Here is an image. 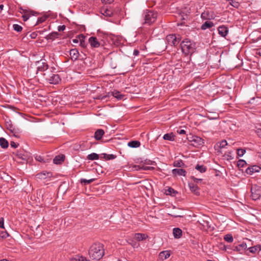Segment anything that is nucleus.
I'll use <instances>...</instances> for the list:
<instances>
[{"instance_id": "f257e3e1", "label": "nucleus", "mask_w": 261, "mask_h": 261, "mask_svg": "<svg viewBox=\"0 0 261 261\" xmlns=\"http://www.w3.org/2000/svg\"><path fill=\"white\" fill-rule=\"evenodd\" d=\"M88 254L92 259H100L105 254L103 245L100 243H93L89 248Z\"/></svg>"}, {"instance_id": "f03ea898", "label": "nucleus", "mask_w": 261, "mask_h": 261, "mask_svg": "<svg viewBox=\"0 0 261 261\" xmlns=\"http://www.w3.org/2000/svg\"><path fill=\"white\" fill-rule=\"evenodd\" d=\"M54 68L51 67L45 72L43 73L42 75L44 80L49 84L56 85L61 81V79L59 74L54 71Z\"/></svg>"}, {"instance_id": "7ed1b4c3", "label": "nucleus", "mask_w": 261, "mask_h": 261, "mask_svg": "<svg viewBox=\"0 0 261 261\" xmlns=\"http://www.w3.org/2000/svg\"><path fill=\"white\" fill-rule=\"evenodd\" d=\"M180 46L182 53L186 55L192 54L196 49L195 43L188 39L181 42Z\"/></svg>"}, {"instance_id": "20e7f679", "label": "nucleus", "mask_w": 261, "mask_h": 261, "mask_svg": "<svg viewBox=\"0 0 261 261\" xmlns=\"http://www.w3.org/2000/svg\"><path fill=\"white\" fill-rule=\"evenodd\" d=\"M143 15L144 20L143 24L150 25L156 20L158 14L153 11L146 10L144 11Z\"/></svg>"}, {"instance_id": "39448f33", "label": "nucleus", "mask_w": 261, "mask_h": 261, "mask_svg": "<svg viewBox=\"0 0 261 261\" xmlns=\"http://www.w3.org/2000/svg\"><path fill=\"white\" fill-rule=\"evenodd\" d=\"M251 197L253 200H256L261 197V187L256 185L251 188Z\"/></svg>"}, {"instance_id": "423d86ee", "label": "nucleus", "mask_w": 261, "mask_h": 261, "mask_svg": "<svg viewBox=\"0 0 261 261\" xmlns=\"http://www.w3.org/2000/svg\"><path fill=\"white\" fill-rule=\"evenodd\" d=\"M166 40L169 45L176 46L179 43L180 39L177 37L175 34H170L166 36Z\"/></svg>"}, {"instance_id": "0eeeda50", "label": "nucleus", "mask_w": 261, "mask_h": 261, "mask_svg": "<svg viewBox=\"0 0 261 261\" xmlns=\"http://www.w3.org/2000/svg\"><path fill=\"white\" fill-rule=\"evenodd\" d=\"M37 73L39 72H45L46 71H47L49 68H48V66L45 60H41L37 62Z\"/></svg>"}, {"instance_id": "6e6552de", "label": "nucleus", "mask_w": 261, "mask_h": 261, "mask_svg": "<svg viewBox=\"0 0 261 261\" xmlns=\"http://www.w3.org/2000/svg\"><path fill=\"white\" fill-rule=\"evenodd\" d=\"M6 127L10 131V133L12 134V135L16 138H20V131L19 129L15 128L11 123L8 122L6 123Z\"/></svg>"}, {"instance_id": "1a4fd4ad", "label": "nucleus", "mask_w": 261, "mask_h": 261, "mask_svg": "<svg viewBox=\"0 0 261 261\" xmlns=\"http://www.w3.org/2000/svg\"><path fill=\"white\" fill-rule=\"evenodd\" d=\"M21 10L20 13L23 14L22 17L24 21L28 20L31 16L36 15L38 14L37 12L32 10H27L21 8Z\"/></svg>"}, {"instance_id": "9d476101", "label": "nucleus", "mask_w": 261, "mask_h": 261, "mask_svg": "<svg viewBox=\"0 0 261 261\" xmlns=\"http://www.w3.org/2000/svg\"><path fill=\"white\" fill-rule=\"evenodd\" d=\"M218 34L222 37L226 38V36L227 35L229 30L228 27L226 25H220L218 28Z\"/></svg>"}, {"instance_id": "9b49d317", "label": "nucleus", "mask_w": 261, "mask_h": 261, "mask_svg": "<svg viewBox=\"0 0 261 261\" xmlns=\"http://www.w3.org/2000/svg\"><path fill=\"white\" fill-rule=\"evenodd\" d=\"M261 168L260 167L257 165H253L248 167L246 169V172L247 174L252 175L254 173L259 172Z\"/></svg>"}, {"instance_id": "f8f14e48", "label": "nucleus", "mask_w": 261, "mask_h": 261, "mask_svg": "<svg viewBox=\"0 0 261 261\" xmlns=\"http://www.w3.org/2000/svg\"><path fill=\"white\" fill-rule=\"evenodd\" d=\"M52 176V173L49 172L43 171L36 175L37 178L39 179H45Z\"/></svg>"}, {"instance_id": "ddd939ff", "label": "nucleus", "mask_w": 261, "mask_h": 261, "mask_svg": "<svg viewBox=\"0 0 261 261\" xmlns=\"http://www.w3.org/2000/svg\"><path fill=\"white\" fill-rule=\"evenodd\" d=\"M89 42L92 47L97 48L101 45V42L98 41L95 37H90L89 38Z\"/></svg>"}, {"instance_id": "4468645a", "label": "nucleus", "mask_w": 261, "mask_h": 261, "mask_svg": "<svg viewBox=\"0 0 261 261\" xmlns=\"http://www.w3.org/2000/svg\"><path fill=\"white\" fill-rule=\"evenodd\" d=\"M172 173L175 176L178 175L185 176L187 172L183 169H174L172 170Z\"/></svg>"}, {"instance_id": "2eb2a0df", "label": "nucleus", "mask_w": 261, "mask_h": 261, "mask_svg": "<svg viewBox=\"0 0 261 261\" xmlns=\"http://www.w3.org/2000/svg\"><path fill=\"white\" fill-rule=\"evenodd\" d=\"M69 54L71 59L73 61L77 60L79 56V51L75 48L70 49Z\"/></svg>"}, {"instance_id": "dca6fc26", "label": "nucleus", "mask_w": 261, "mask_h": 261, "mask_svg": "<svg viewBox=\"0 0 261 261\" xmlns=\"http://www.w3.org/2000/svg\"><path fill=\"white\" fill-rule=\"evenodd\" d=\"M105 134V132L102 129H98L96 130L94 133V138L96 140H100Z\"/></svg>"}, {"instance_id": "f3484780", "label": "nucleus", "mask_w": 261, "mask_h": 261, "mask_svg": "<svg viewBox=\"0 0 261 261\" xmlns=\"http://www.w3.org/2000/svg\"><path fill=\"white\" fill-rule=\"evenodd\" d=\"M70 261H91L90 259H87L86 257L81 255L80 254L75 255L70 258Z\"/></svg>"}, {"instance_id": "a211bd4d", "label": "nucleus", "mask_w": 261, "mask_h": 261, "mask_svg": "<svg viewBox=\"0 0 261 261\" xmlns=\"http://www.w3.org/2000/svg\"><path fill=\"white\" fill-rule=\"evenodd\" d=\"M203 143V140L201 138L195 136V137H194V140L193 141V142L191 143V145H192L194 146H197L199 145H201Z\"/></svg>"}, {"instance_id": "6ab92c4d", "label": "nucleus", "mask_w": 261, "mask_h": 261, "mask_svg": "<svg viewBox=\"0 0 261 261\" xmlns=\"http://www.w3.org/2000/svg\"><path fill=\"white\" fill-rule=\"evenodd\" d=\"M135 239L140 242L148 238V236L145 233H136L135 234Z\"/></svg>"}, {"instance_id": "aec40b11", "label": "nucleus", "mask_w": 261, "mask_h": 261, "mask_svg": "<svg viewBox=\"0 0 261 261\" xmlns=\"http://www.w3.org/2000/svg\"><path fill=\"white\" fill-rule=\"evenodd\" d=\"M189 187L192 192L194 193L196 195L199 194V189L197 185L190 183L189 184Z\"/></svg>"}, {"instance_id": "412c9836", "label": "nucleus", "mask_w": 261, "mask_h": 261, "mask_svg": "<svg viewBox=\"0 0 261 261\" xmlns=\"http://www.w3.org/2000/svg\"><path fill=\"white\" fill-rule=\"evenodd\" d=\"M247 248V245L246 243H242L238 246H236L234 247L233 250L234 251H237L241 253V251H243L246 250Z\"/></svg>"}, {"instance_id": "4be33fe9", "label": "nucleus", "mask_w": 261, "mask_h": 261, "mask_svg": "<svg viewBox=\"0 0 261 261\" xmlns=\"http://www.w3.org/2000/svg\"><path fill=\"white\" fill-rule=\"evenodd\" d=\"M100 157L101 159H103L105 160H111L115 159L116 158V155L112 154H108L103 153L100 154Z\"/></svg>"}, {"instance_id": "5701e85b", "label": "nucleus", "mask_w": 261, "mask_h": 261, "mask_svg": "<svg viewBox=\"0 0 261 261\" xmlns=\"http://www.w3.org/2000/svg\"><path fill=\"white\" fill-rule=\"evenodd\" d=\"M170 255V252L168 250H166V251H163L162 252H161L159 254V258H161V259H166L167 258H168V257H169Z\"/></svg>"}, {"instance_id": "b1692460", "label": "nucleus", "mask_w": 261, "mask_h": 261, "mask_svg": "<svg viewBox=\"0 0 261 261\" xmlns=\"http://www.w3.org/2000/svg\"><path fill=\"white\" fill-rule=\"evenodd\" d=\"M111 95L120 100L123 99L124 96V95L121 94L119 91L116 90L112 91L111 92Z\"/></svg>"}, {"instance_id": "393cba45", "label": "nucleus", "mask_w": 261, "mask_h": 261, "mask_svg": "<svg viewBox=\"0 0 261 261\" xmlns=\"http://www.w3.org/2000/svg\"><path fill=\"white\" fill-rule=\"evenodd\" d=\"M174 237L176 239L180 238L182 235V231L179 228H174L173 229Z\"/></svg>"}, {"instance_id": "a878e982", "label": "nucleus", "mask_w": 261, "mask_h": 261, "mask_svg": "<svg viewBox=\"0 0 261 261\" xmlns=\"http://www.w3.org/2000/svg\"><path fill=\"white\" fill-rule=\"evenodd\" d=\"M58 36H59V33L58 32H51V33L49 34L48 35H47L45 37V38L46 40H53L55 38H58Z\"/></svg>"}, {"instance_id": "bb28decb", "label": "nucleus", "mask_w": 261, "mask_h": 261, "mask_svg": "<svg viewBox=\"0 0 261 261\" xmlns=\"http://www.w3.org/2000/svg\"><path fill=\"white\" fill-rule=\"evenodd\" d=\"M214 26V23L212 21H205L201 27V29L203 30L206 29H210Z\"/></svg>"}, {"instance_id": "cd10ccee", "label": "nucleus", "mask_w": 261, "mask_h": 261, "mask_svg": "<svg viewBox=\"0 0 261 261\" xmlns=\"http://www.w3.org/2000/svg\"><path fill=\"white\" fill-rule=\"evenodd\" d=\"M16 156L18 160L19 159L22 160V161H20L21 163H24L27 161V156L24 154H22L21 152H18L16 154Z\"/></svg>"}, {"instance_id": "c85d7f7f", "label": "nucleus", "mask_w": 261, "mask_h": 261, "mask_svg": "<svg viewBox=\"0 0 261 261\" xmlns=\"http://www.w3.org/2000/svg\"><path fill=\"white\" fill-rule=\"evenodd\" d=\"M128 146L132 148H137L141 145V143L138 141H131L128 143Z\"/></svg>"}, {"instance_id": "c756f323", "label": "nucleus", "mask_w": 261, "mask_h": 261, "mask_svg": "<svg viewBox=\"0 0 261 261\" xmlns=\"http://www.w3.org/2000/svg\"><path fill=\"white\" fill-rule=\"evenodd\" d=\"M99 154L96 153H92L90 154H88L87 156V159L88 160H98L99 158Z\"/></svg>"}, {"instance_id": "7c9ffc66", "label": "nucleus", "mask_w": 261, "mask_h": 261, "mask_svg": "<svg viewBox=\"0 0 261 261\" xmlns=\"http://www.w3.org/2000/svg\"><path fill=\"white\" fill-rule=\"evenodd\" d=\"M64 160V158L63 156L57 155L53 160V162L55 164H60Z\"/></svg>"}, {"instance_id": "2f4dec72", "label": "nucleus", "mask_w": 261, "mask_h": 261, "mask_svg": "<svg viewBox=\"0 0 261 261\" xmlns=\"http://www.w3.org/2000/svg\"><path fill=\"white\" fill-rule=\"evenodd\" d=\"M8 142L4 138H0V146L3 148H7L8 147Z\"/></svg>"}, {"instance_id": "473e14b6", "label": "nucleus", "mask_w": 261, "mask_h": 261, "mask_svg": "<svg viewBox=\"0 0 261 261\" xmlns=\"http://www.w3.org/2000/svg\"><path fill=\"white\" fill-rule=\"evenodd\" d=\"M177 192L175 191L173 188L169 187L166 190L165 193L166 195L174 196Z\"/></svg>"}, {"instance_id": "72a5a7b5", "label": "nucleus", "mask_w": 261, "mask_h": 261, "mask_svg": "<svg viewBox=\"0 0 261 261\" xmlns=\"http://www.w3.org/2000/svg\"><path fill=\"white\" fill-rule=\"evenodd\" d=\"M173 166L176 167H184L185 164L181 160H176L173 162Z\"/></svg>"}, {"instance_id": "f704fd0d", "label": "nucleus", "mask_w": 261, "mask_h": 261, "mask_svg": "<svg viewBox=\"0 0 261 261\" xmlns=\"http://www.w3.org/2000/svg\"><path fill=\"white\" fill-rule=\"evenodd\" d=\"M95 180V178H91V179H84V178H81V180H80V182L82 184H83L84 185H86L90 184L92 183Z\"/></svg>"}, {"instance_id": "c9c22d12", "label": "nucleus", "mask_w": 261, "mask_h": 261, "mask_svg": "<svg viewBox=\"0 0 261 261\" xmlns=\"http://www.w3.org/2000/svg\"><path fill=\"white\" fill-rule=\"evenodd\" d=\"M195 169L201 173H204L206 170V168L204 165H197L195 167Z\"/></svg>"}, {"instance_id": "e433bc0d", "label": "nucleus", "mask_w": 261, "mask_h": 261, "mask_svg": "<svg viewBox=\"0 0 261 261\" xmlns=\"http://www.w3.org/2000/svg\"><path fill=\"white\" fill-rule=\"evenodd\" d=\"M224 240L228 243H232L233 241V238L232 234H227L224 237Z\"/></svg>"}, {"instance_id": "4c0bfd02", "label": "nucleus", "mask_w": 261, "mask_h": 261, "mask_svg": "<svg viewBox=\"0 0 261 261\" xmlns=\"http://www.w3.org/2000/svg\"><path fill=\"white\" fill-rule=\"evenodd\" d=\"M163 139L166 140L172 141L174 140V135L171 134H166L164 135Z\"/></svg>"}, {"instance_id": "58836bf2", "label": "nucleus", "mask_w": 261, "mask_h": 261, "mask_svg": "<svg viewBox=\"0 0 261 261\" xmlns=\"http://www.w3.org/2000/svg\"><path fill=\"white\" fill-rule=\"evenodd\" d=\"M85 37L83 35H80L79 36V39L80 41V45L83 47H85L86 46V43L84 41Z\"/></svg>"}, {"instance_id": "ea45409f", "label": "nucleus", "mask_w": 261, "mask_h": 261, "mask_svg": "<svg viewBox=\"0 0 261 261\" xmlns=\"http://www.w3.org/2000/svg\"><path fill=\"white\" fill-rule=\"evenodd\" d=\"M201 17L203 19H210L211 18L208 11H204L202 13Z\"/></svg>"}, {"instance_id": "a19ab883", "label": "nucleus", "mask_w": 261, "mask_h": 261, "mask_svg": "<svg viewBox=\"0 0 261 261\" xmlns=\"http://www.w3.org/2000/svg\"><path fill=\"white\" fill-rule=\"evenodd\" d=\"M47 18L48 16L47 15H44L42 17H39L37 19L36 25L39 24L44 22Z\"/></svg>"}, {"instance_id": "79ce46f5", "label": "nucleus", "mask_w": 261, "mask_h": 261, "mask_svg": "<svg viewBox=\"0 0 261 261\" xmlns=\"http://www.w3.org/2000/svg\"><path fill=\"white\" fill-rule=\"evenodd\" d=\"M102 14L105 16L111 17L113 15V12L111 10L106 9L103 11V12Z\"/></svg>"}, {"instance_id": "37998d69", "label": "nucleus", "mask_w": 261, "mask_h": 261, "mask_svg": "<svg viewBox=\"0 0 261 261\" xmlns=\"http://www.w3.org/2000/svg\"><path fill=\"white\" fill-rule=\"evenodd\" d=\"M13 29L17 32H20L22 30V27L18 24H14L13 25Z\"/></svg>"}, {"instance_id": "c03bdc74", "label": "nucleus", "mask_w": 261, "mask_h": 261, "mask_svg": "<svg viewBox=\"0 0 261 261\" xmlns=\"http://www.w3.org/2000/svg\"><path fill=\"white\" fill-rule=\"evenodd\" d=\"M247 163L245 161L243 160H239L237 163V166L239 168H242L246 165Z\"/></svg>"}, {"instance_id": "a18cd8bd", "label": "nucleus", "mask_w": 261, "mask_h": 261, "mask_svg": "<svg viewBox=\"0 0 261 261\" xmlns=\"http://www.w3.org/2000/svg\"><path fill=\"white\" fill-rule=\"evenodd\" d=\"M228 2L230 5H231L232 6L236 8H238L240 6L239 3L238 2L235 1L234 0H228Z\"/></svg>"}, {"instance_id": "49530a36", "label": "nucleus", "mask_w": 261, "mask_h": 261, "mask_svg": "<svg viewBox=\"0 0 261 261\" xmlns=\"http://www.w3.org/2000/svg\"><path fill=\"white\" fill-rule=\"evenodd\" d=\"M246 152V150L242 148L237 149V154L239 156H242Z\"/></svg>"}, {"instance_id": "de8ad7c7", "label": "nucleus", "mask_w": 261, "mask_h": 261, "mask_svg": "<svg viewBox=\"0 0 261 261\" xmlns=\"http://www.w3.org/2000/svg\"><path fill=\"white\" fill-rule=\"evenodd\" d=\"M227 145V141L225 140H223L220 142L219 147L221 148H224Z\"/></svg>"}, {"instance_id": "09e8293b", "label": "nucleus", "mask_w": 261, "mask_h": 261, "mask_svg": "<svg viewBox=\"0 0 261 261\" xmlns=\"http://www.w3.org/2000/svg\"><path fill=\"white\" fill-rule=\"evenodd\" d=\"M180 16L182 20H186L188 18V15L187 13H185L184 12H181L180 13Z\"/></svg>"}, {"instance_id": "8fccbe9b", "label": "nucleus", "mask_w": 261, "mask_h": 261, "mask_svg": "<svg viewBox=\"0 0 261 261\" xmlns=\"http://www.w3.org/2000/svg\"><path fill=\"white\" fill-rule=\"evenodd\" d=\"M29 36L32 39H35L37 36V32H33L31 34L28 33L26 35V36Z\"/></svg>"}, {"instance_id": "3c124183", "label": "nucleus", "mask_w": 261, "mask_h": 261, "mask_svg": "<svg viewBox=\"0 0 261 261\" xmlns=\"http://www.w3.org/2000/svg\"><path fill=\"white\" fill-rule=\"evenodd\" d=\"M248 249H249L250 252L254 253L256 252H257V251L258 250V247H257V246H253V247L249 248Z\"/></svg>"}, {"instance_id": "603ef678", "label": "nucleus", "mask_w": 261, "mask_h": 261, "mask_svg": "<svg viewBox=\"0 0 261 261\" xmlns=\"http://www.w3.org/2000/svg\"><path fill=\"white\" fill-rule=\"evenodd\" d=\"M9 236V234L6 231H2L0 233V238H6Z\"/></svg>"}, {"instance_id": "864d4df0", "label": "nucleus", "mask_w": 261, "mask_h": 261, "mask_svg": "<svg viewBox=\"0 0 261 261\" xmlns=\"http://www.w3.org/2000/svg\"><path fill=\"white\" fill-rule=\"evenodd\" d=\"M196 136H193V135L192 134H189V135H188L187 136V139L188 140L191 142V143L193 142V141L194 140V137H195Z\"/></svg>"}, {"instance_id": "5fc2aeb1", "label": "nucleus", "mask_w": 261, "mask_h": 261, "mask_svg": "<svg viewBox=\"0 0 261 261\" xmlns=\"http://www.w3.org/2000/svg\"><path fill=\"white\" fill-rule=\"evenodd\" d=\"M35 159L40 162H44V159L41 155H36Z\"/></svg>"}, {"instance_id": "6e6d98bb", "label": "nucleus", "mask_w": 261, "mask_h": 261, "mask_svg": "<svg viewBox=\"0 0 261 261\" xmlns=\"http://www.w3.org/2000/svg\"><path fill=\"white\" fill-rule=\"evenodd\" d=\"M191 178L194 181V182H198V181H202V179H200V178H196L194 176H192L191 177Z\"/></svg>"}, {"instance_id": "4d7b16f0", "label": "nucleus", "mask_w": 261, "mask_h": 261, "mask_svg": "<svg viewBox=\"0 0 261 261\" xmlns=\"http://www.w3.org/2000/svg\"><path fill=\"white\" fill-rule=\"evenodd\" d=\"M4 220L3 218H1L0 219V228H4Z\"/></svg>"}, {"instance_id": "13d9d810", "label": "nucleus", "mask_w": 261, "mask_h": 261, "mask_svg": "<svg viewBox=\"0 0 261 261\" xmlns=\"http://www.w3.org/2000/svg\"><path fill=\"white\" fill-rule=\"evenodd\" d=\"M65 25H59L58 27V30L59 31H63L65 29Z\"/></svg>"}, {"instance_id": "bf43d9fd", "label": "nucleus", "mask_w": 261, "mask_h": 261, "mask_svg": "<svg viewBox=\"0 0 261 261\" xmlns=\"http://www.w3.org/2000/svg\"><path fill=\"white\" fill-rule=\"evenodd\" d=\"M256 132L258 136L261 138V127L257 128L256 130Z\"/></svg>"}, {"instance_id": "052dcab7", "label": "nucleus", "mask_w": 261, "mask_h": 261, "mask_svg": "<svg viewBox=\"0 0 261 261\" xmlns=\"http://www.w3.org/2000/svg\"><path fill=\"white\" fill-rule=\"evenodd\" d=\"M10 145H11V146L12 147H13V148H16V147L18 146V144H16V143H15V142H13V141H12V142H11V143H10Z\"/></svg>"}, {"instance_id": "680f3d73", "label": "nucleus", "mask_w": 261, "mask_h": 261, "mask_svg": "<svg viewBox=\"0 0 261 261\" xmlns=\"http://www.w3.org/2000/svg\"><path fill=\"white\" fill-rule=\"evenodd\" d=\"M113 1L114 0H101L102 3L104 4H111Z\"/></svg>"}, {"instance_id": "e2e57ef3", "label": "nucleus", "mask_w": 261, "mask_h": 261, "mask_svg": "<svg viewBox=\"0 0 261 261\" xmlns=\"http://www.w3.org/2000/svg\"><path fill=\"white\" fill-rule=\"evenodd\" d=\"M139 54V51L137 49H135L134 50L133 55L135 56H138Z\"/></svg>"}, {"instance_id": "0e129e2a", "label": "nucleus", "mask_w": 261, "mask_h": 261, "mask_svg": "<svg viewBox=\"0 0 261 261\" xmlns=\"http://www.w3.org/2000/svg\"><path fill=\"white\" fill-rule=\"evenodd\" d=\"M177 132L179 134H184L186 133V131L184 129H180V130H177Z\"/></svg>"}, {"instance_id": "69168bd1", "label": "nucleus", "mask_w": 261, "mask_h": 261, "mask_svg": "<svg viewBox=\"0 0 261 261\" xmlns=\"http://www.w3.org/2000/svg\"><path fill=\"white\" fill-rule=\"evenodd\" d=\"M256 54L261 56V48L257 49Z\"/></svg>"}, {"instance_id": "338daca9", "label": "nucleus", "mask_w": 261, "mask_h": 261, "mask_svg": "<svg viewBox=\"0 0 261 261\" xmlns=\"http://www.w3.org/2000/svg\"><path fill=\"white\" fill-rule=\"evenodd\" d=\"M72 42L74 43H77L79 42V39L77 38L72 39Z\"/></svg>"}, {"instance_id": "774afa93", "label": "nucleus", "mask_w": 261, "mask_h": 261, "mask_svg": "<svg viewBox=\"0 0 261 261\" xmlns=\"http://www.w3.org/2000/svg\"><path fill=\"white\" fill-rule=\"evenodd\" d=\"M222 247H221V249L224 250H226L227 249V246L224 244H222Z\"/></svg>"}]
</instances>
